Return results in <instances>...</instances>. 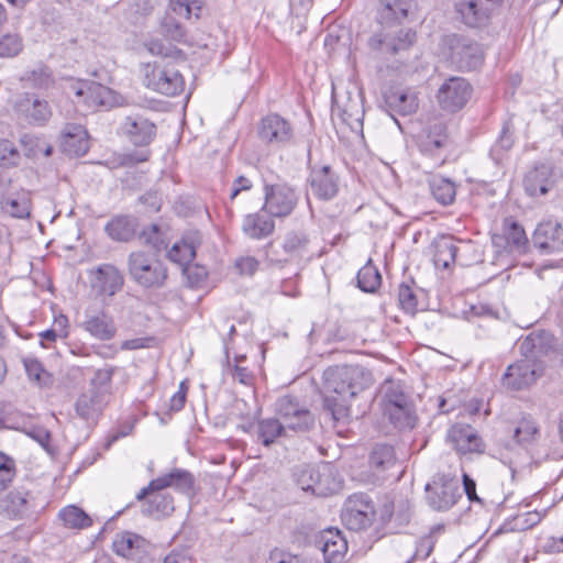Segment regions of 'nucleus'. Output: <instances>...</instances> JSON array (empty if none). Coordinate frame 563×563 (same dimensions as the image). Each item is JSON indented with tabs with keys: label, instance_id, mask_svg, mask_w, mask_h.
<instances>
[{
	"label": "nucleus",
	"instance_id": "1",
	"mask_svg": "<svg viewBox=\"0 0 563 563\" xmlns=\"http://www.w3.org/2000/svg\"><path fill=\"white\" fill-rule=\"evenodd\" d=\"M382 9L378 13L379 32L368 38V46L375 52L396 55L408 51L416 42L417 34L412 29L391 25L407 18L408 7L405 0H379Z\"/></svg>",
	"mask_w": 563,
	"mask_h": 563
},
{
	"label": "nucleus",
	"instance_id": "2",
	"mask_svg": "<svg viewBox=\"0 0 563 563\" xmlns=\"http://www.w3.org/2000/svg\"><path fill=\"white\" fill-rule=\"evenodd\" d=\"M554 338L550 332H532L519 343V351L525 360L508 366L504 375L505 385L510 387H527L537 383L542 375V368L532 360L550 352Z\"/></svg>",
	"mask_w": 563,
	"mask_h": 563
},
{
	"label": "nucleus",
	"instance_id": "3",
	"mask_svg": "<svg viewBox=\"0 0 563 563\" xmlns=\"http://www.w3.org/2000/svg\"><path fill=\"white\" fill-rule=\"evenodd\" d=\"M393 511L385 507L384 514L376 519V510L373 500L363 493L351 495L344 503L341 519L344 526L352 531H363L374 523L383 527L391 518Z\"/></svg>",
	"mask_w": 563,
	"mask_h": 563
},
{
	"label": "nucleus",
	"instance_id": "4",
	"mask_svg": "<svg viewBox=\"0 0 563 563\" xmlns=\"http://www.w3.org/2000/svg\"><path fill=\"white\" fill-rule=\"evenodd\" d=\"M380 408L383 415L400 431L412 430L418 422L415 401L404 389H387Z\"/></svg>",
	"mask_w": 563,
	"mask_h": 563
},
{
	"label": "nucleus",
	"instance_id": "5",
	"mask_svg": "<svg viewBox=\"0 0 563 563\" xmlns=\"http://www.w3.org/2000/svg\"><path fill=\"white\" fill-rule=\"evenodd\" d=\"M143 84L162 95L176 96L184 90L185 81L175 66L162 63H144L140 66Z\"/></svg>",
	"mask_w": 563,
	"mask_h": 563
},
{
	"label": "nucleus",
	"instance_id": "6",
	"mask_svg": "<svg viewBox=\"0 0 563 563\" xmlns=\"http://www.w3.org/2000/svg\"><path fill=\"white\" fill-rule=\"evenodd\" d=\"M128 269L131 278L145 288L161 287L167 277L164 264L153 254L141 251L129 255Z\"/></svg>",
	"mask_w": 563,
	"mask_h": 563
},
{
	"label": "nucleus",
	"instance_id": "7",
	"mask_svg": "<svg viewBox=\"0 0 563 563\" xmlns=\"http://www.w3.org/2000/svg\"><path fill=\"white\" fill-rule=\"evenodd\" d=\"M66 92L75 104L85 107L86 110L112 104V90L96 81H70Z\"/></svg>",
	"mask_w": 563,
	"mask_h": 563
},
{
	"label": "nucleus",
	"instance_id": "8",
	"mask_svg": "<svg viewBox=\"0 0 563 563\" xmlns=\"http://www.w3.org/2000/svg\"><path fill=\"white\" fill-rule=\"evenodd\" d=\"M275 411L284 419L287 429L295 432H307L314 427L313 415L291 395L280 397L275 404Z\"/></svg>",
	"mask_w": 563,
	"mask_h": 563
},
{
	"label": "nucleus",
	"instance_id": "9",
	"mask_svg": "<svg viewBox=\"0 0 563 563\" xmlns=\"http://www.w3.org/2000/svg\"><path fill=\"white\" fill-rule=\"evenodd\" d=\"M110 401L107 389H84L75 402L76 416L85 423L84 437L97 423L99 416Z\"/></svg>",
	"mask_w": 563,
	"mask_h": 563
},
{
	"label": "nucleus",
	"instance_id": "10",
	"mask_svg": "<svg viewBox=\"0 0 563 563\" xmlns=\"http://www.w3.org/2000/svg\"><path fill=\"white\" fill-rule=\"evenodd\" d=\"M156 133L155 123L142 113L125 115L119 126V134L135 147H147Z\"/></svg>",
	"mask_w": 563,
	"mask_h": 563
},
{
	"label": "nucleus",
	"instance_id": "11",
	"mask_svg": "<svg viewBox=\"0 0 563 563\" xmlns=\"http://www.w3.org/2000/svg\"><path fill=\"white\" fill-rule=\"evenodd\" d=\"M473 88L462 77H451L439 88L437 99L440 107L448 112L461 110L470 100Z\"/></svg>",
	"mask_w": 563,
	"mask_h": 563
},
{
	"label": "nucleus",
	"instance_id": "12",
	"mask_svg": "<svg viewBox=\"0 0 563 563\" xmlns=\"http://www.w3.org/2000/svg\"><path fill=\"white\" fill-rule=\"evenodd\" d=\"M298 202L296 191L285 185H266L265 186V203L263 209L272 217H287L295 209Z\"/></svg>",
	"mask_w": 563,
	"mask_h": 563
},
{
	"label": "nucleus",
	"instance_id": "13",
	"mask_svg": "<svg viewBox=\"0 0 563 563\" xmlns=\"http://www.w3.org/2000/svg\"><path fill=\"white\" fill-rule=\"evenodd\" d=\"M450 57L461 69H476L483 60V52L476 42L466 37L453 35L449 37Z\"/></svg>",
	"mask_w": 563,
	"mask_h": 563
},
{
	"label": "nucleus",
	"instance_id": "14",
	"mask_svg": "<svg viewBox=\"0 0 563 563\" xmlns=\"http://www.w3.org/2000/svg\"><path fill=\"white\" fill-rule=\"evenodd\" d=\"M332 112L352 129L362 125L364 111L358 95L353 96L349 91L342 95L335 86H332Z\"/></svg>",
	"mask_w": 563,
	"mask_h": 563
},
{
	"label": "nucleus",
	"instance_id": "15",
	"mask_svg": "<svg viewBox=\"0 0 563 563\" xmlns=\"http://www.w3.org/2000/svg\"><path fill=\"white\" fill-rule=\"evenodd\" d=\"M194 484L195 477L190 472L183 468H174L169 473L152 479L146 487L140 490L136 495V499L143 500L150 493L163 490L167 487H173L181 493H189L192 489Z\"/></svg>",
	"mask_w": 563,
	"mask_h": 563
},
{
	"label": "nucleus",
	"instance_id": "16",
	"mask_svg": "<svg viewBox=\"0 0 563 563\" xmlns=\"http://www.w3.org/2000/svg\"><path fill=\"white\" fill-rule=\"evenodd\" d=\"M340 177L329 165L313 166L309 175L310 192L320 200H331L339 192Z\"/></svg>",
	"mask_w": 563,
	"mask_h": 563
},
{
	"label": "nucleus",
	"instance_id": "17",
	"mask_svg": "<svg viewBox=\"0 0 563 563\" xmlns=\"http://www.w3.org/2000/svg\"><path fill=\"white\" fill-rule=\"evenodd\" d=\"M258 136L272 145L289 144L294 137L290 123L278 114H268L262 119L258 126Z\"/></svg>",
	"mask_w": 563,
	"mask_h": 563
},
{
	"label": "nucleus",
	"instance_id": "18",
	"mask_svg": "<svg viewBox=\"0 0 563 563\" xmlns=\"http://www.w3.org/2000/svg\"><path fill=\"white\" fill-rule=\"evenodd\" d=\"M499 0H465L457 4L463 22L472 27L486 25Z\"/></svg>",
	"mask_w": 563,
	"mask_h": 563
},
{
	"label": "nucleus",
	"instance_id": "19",
	"mask_svg": "<svg viewBox=\"0 0 563 563\" xmlns=\"http://www.w3.org/2000/svg\"><path fill=\"white\" fill-rule=\"evenodd\" d=\"M448 438L454 444L455 450L461 454L484 453L485 443L477 431L470 424L455 423L449 432Z\"/></svg>",
	"mask_w": 563,
	"mask_h": 563
},
{
	"label": "nucleus",
	"instance_id": "20",
	"mask_svg": "<svg viewBox=\"0 0 563 563\" xmlns=\"http://www.w3.org/2000/svg\"><path fill=\"white\" fill-rule=\"evenodd\" d=\"M533 244L542 253L550 254L563 251V228L552 220L539 223L534 230Z\"/></svg>",
	"mask_w": 563,
	"mask_h": 563
},
{
	"label": "nucleus",
	"instance_id": "21",
	"mask_svg": "<svg viewBox=\"0 0 563 563\" xmlns=\"http://www.w3.org/2000/svg\"><path fill=\"white\" fill-rule=\"evenodd\" d=\"M34 495L23 487L11 490L0 503V508L9 518L21 519L35 508Z\"/></svg>",
	"mask_w": 563,
	"mask_h": 563
},
{
	"label": "nucleus",
	"instance_id": "22",
	"mask_svg": "<svg viewBox=\"0 0 563 563\" xmlns=\"http://www.w3.org/2000/svg\"><path fill=\"white\" fill-rule=\"evenodd\" d=\"M325 563H342L347 552V541L338 529L323 530L318 540Z\"/></svg>",
	"mask_w": 563,
	"mask_h": 563
},
{
	"label": "nucleus",
	"instance_id": "23",
	"mask_svg": "<svg viewBox=\"0 0 563 563\" xmlns=\"http://www.w3.org/2000/svg\"><path fill=\"white\" fill-rule=\"evenodd\" d=\"M446 144L448 134L445 125L442 122H435L420 136L419 150L423 155L443 163L444 158L442 156V151Z\"/></svg>",
	"mask_w": 563,
	"mask_h": 563
},
{
	"label": "nucleus",
	"instance_id": "24",
	"mask_svg": "<svg viewBox=\"0 0 563 563\" xmlns=\"http://www.w3.org/2000/svg\"><path fill=\"white\" fill-rule=\"evenodd\" d=\"M60 148L70 156H82L89 150V137L80 124H66L60 135Z\"/></svg>",
	"mask_w": 563,
	"mask_h": 563
},
{
	"label": "nucleus",
	"instance_id": "25",
	"mask_svg": "<svg viewBox=\"0 0 563 563\" xmlns=\"http://www.w3.org/2000/svg\"><path fill=\"white\" fill-rule=\"evenodd\" d=\"M468 244L463 241H459V244H456V241L453 239V236H441L434 242V255H433V262L435 266L442 267V268H449L451 264L455 263L456 261L461 265H466L464 262H462L460 257V252L462 249L467 247Z\"/></svg>",
	"mask_w": 563,
	"mask_h": 563
},
{
	"label": "nucleus",
	"instance_id": "26",
	"mask_svg": "<svg viewBox=\"0 0 563 563\" xmlns=\"http://www.w3.org/2000/svg\"><path fill=\"white\" fill-rule=\"evenodd\" d=\"M397 464V457L393 445L387 443H376L369 452L368 465L373 474L385 479L386 473Z\"/></svg>",
	"mask_w": 563,
	"mask_h": 563
},
{
	"label": "nucleus",
	"instance_id": "27",
	"mask_svg": "<svg viewBox=\"0 0 563 563\" xmlns=\"http://www.w3.org/2000/svg\"><path fill=\"white\" fill-rule=\"evenodd\" d=\"M82 328L93 338L109 341L114 338L117 328L113 318L104 311L87 314Z\"/></svg>",
	"mask_w": 563,
	"mask_h": 563
},
{
	"label": "nucleus",
	"instance_id": "28",
	"mask_svg": "<svg viewBox=\"0 0 563 563\" xmlns=\"http://www.w3.org/2000/svg\"><path fill=\"white\" fill-rule=\"evenodd\" d=\"M460 496L457 482L445 479L440 487L429 493L428 503L434 510H448L456 503Z\"/></svg>",
	"mask_w": 563,
	"mask_h": 563
},
{
	"label": "nucleus",
	"instance_id": "29",
	"mask_svg": "<svg viewBox=\"0 0 563 563\" xmlns=\"http://www.w3.org/2000/svg\"><path fill=\"white\" fill-rule=\"evenodd\" d=\"M137 227L139 223L135 218L117 216L106 224L104 231L113 241L129 242L135 236Z\"/></svg>",
	"mask_w": 563,
	"mask_h": 563
},
{
	"label": "nucleus",
	"instance_id": "30",
	"mask_svg": "<svg viewBox=\"0 0 563 563\" xmlns=\"http://www.w3.org/2000/svg\"><path fill=\"white\" fill-rule=\"evenodd\" d=\"M540 434L538 421L530 415H523L516 422L512 439L518 445L528 448L538 442Z\"/></svg>",
	"mask_w": 563,
	"mask_h": 563
},
{
	"label": "nucleus",
	"instance_id": "31",
	"mask_svg": "<svg viewBox=\"0 0 563 563\" xmlns=\"http://www.w3.org/2000/svg\"><path fill=\"white\" fill-rule=\"evenodd\" d=\"M361 368L351 365H335L324 369L322 378L328 387H354V378L360 375Z\"/></svg>",
	"mask_w": 563,
	"mask_h": 563
},
{
	"label": "nucleus",
	"instance_id": "32",
	"mask_svg": "<svg viewBox=\"0 0 563 563\" xmlns=\"http://www.w3.org/2000/svg\"><path fill=\"white\" fill-rule=\"evenodd\" d=\"M550 175L551 170L545 165H541L530 170L523 180L526 192L531 197L545 195L552 187Z\"/></svg>",
	"mask_w": 563,
	"mask_h": 563
},
{
	"label": "nucleus",
	"instance_id": "33",
	"mask_svg": "<svg viewBox=\"0 0 563 563\" xmlns=\"http://www.w3.org/2000/svg\"><path fill=\"white\" fill-rule=\"evenodd\" d=\"M327 478L328 475L321 474L319 470L311 466H307L297 473V484L300 488L305 492H311L318 496H325L329 494L330 489L324 484Z\"/></svg>",
	"mask_w": 563,
	"mask_h": 563
},
{
	"label": "nucleus",
	"instance_id": "34",
	"mask_svg": "<svg viewBox=\"0 0 563 563\" xmlns=\"http://www.w3.org/2000/svg\"><path fill=\"white\" fill-rule=\"evenodd\" d=\"M144 539L140 536L124 531L115 534L112 542V549L115 554L126 559H137L144 547Z\"/></svg>",
	"mask_w": 563,
	"mask_h": 563
},
{
	"label": "nucleus",
	"instance_id": "35",
	"mask_svg": "<svg viewBox=\"0 0 563 563\" xmlns=\"http://www.w3.org/2000/svg\"><path fill=\"white\" fill-rule=\"evenodd\" d=\"M143 505V514L155 518L169 516L174 511V499L170 494L156 490L150 493Z\"/></svg>",
	"mask_w": 563,
	"mask_h": 563
},
{
	"label": "nucleus",
	"instance_id": "36",
	"mask_svg": "<svg viewBox=\"0 0 563 563\" xmlns=\"http://www.w3.org/2000/svg\"><path fill=\"white\" fill-rule=\"evenodd\" d=\"M309 239L303 232H289L283 240V251L285 257L279 258L278 262H291L297 261L307 253Z\"/></svg>",
	"mask_w": 563,
	"mask_h": 563
},
{
	"label": "nucleus",
	"instance_id": "37",
	"mask_svg": "<svg viewBox=\"0 0 563 563\" xmlns=\"http://www.w3.org/2000/svg\"><path fill=\"white\" fill-rule=\"evenodd\" d=\"M274 229V221L257 212L247 214L242 224L243 232L254 240H261L271 235Z\"/></svg>",
	"mask_w": 563,
	"mask_h": 563
},
{
	"label": "nucleus",
	"instance_id": "38",
	"mask_svg": "<svg viewBox=\"0 0 563 563\" xmlns=\"http://www.w3.org/2000/svg\"><path fill=\"white\" fill-rule=\"evenodd\" d=\"M97 280L100 285L101 291L109 296L118 292L124 283L121 272L111 264H103L97 269Z\"/></svg>",
	"mask_w": 563,
	"mask_h": 563
},
{
	"label": "nucleus",
	"instance_id": "39",
	"mask_svg": "<svg viewBox=\"0 0 563 563\" xmlns=\"http://www.w3.org/2000/svg\"><path fill=\"white\" fill-rule=\"evenodd\" d=\"M388 107L401 115H408L417 111L418 98L410 90H395L386 96Z\"/></svg>",
	"mask_w": 563,
	"mask_h": 563
},
{
	"label": "nucleus",
	"instance_id": "40",
	"mask_svg": "<svg viewBox=\"0 0 563 563\" xmlns=\"http://www.w3.org/2000/svg\"><path fill=\"white\" fill-rule=\"evenodd\" d=\"M287 427L279 422L278 419H262L256 424L257 441L265 446H269L275 441L286 434Z\"/></svg>",
	"mask_w": 563,
	"mask_h": 563
},
{
	"label": "nucleus",
	"instance_id": "41",
	"mask_svg": "<svg viewBox=\"0 0 563 563\" xmlns=\"http://www.w3.org/2000/svg\"><path fill=\"white\" fill-rule=\"evenodd\" d=\"M18 110L25 113L32 123L44 124L52 115L51 108L46 101L25 98L18 103Z\"/></svg>",
	"mask_w": 563,
	"mask_h": 563
},
{
	"label": "nucleus",
	"instance_id": "42",
	"mask_svg": "<svg viewBox=\"0 0 563 563\" xmlns=\"http://www.w3.org/2000/svg\"><path fill=\"white\" fill-rule=\"evenodd\" d=\"M542 518V514L536 510L518 514L511 519L505 521L496 533L526 531L539 525Z\"/></svg>",
	"mask_w": 563,
	"mask_h": 563
},
{
	"label": "nucleus",
	"instance_id": "43",
	"mask_svg": "<svg viewBox=\"0 0 563 563\" xmlns=\"http://www.w3.org/2000/svg\"><path fill=\"white\" fill-rule=\"evenodd\" d=\"M430 190L437 201L443 206L451 205L455 199V185L450 179L434 176L429 181Z\"/></svg>",
	"mask_w": 563,
	"mask_h": 563
},
{
	"label": "nucleus",
	"instance_id": "44",
	"mask_svg": "<svg viewBox=\"0 0 563 563\" xmlns=\"http://www.w3.org/2000/svg\"><path fill=\"white\" fill-rule=\"evenodd\" d=\"M59 518L70 529H85L92 525L91 518L77 506H67L59 511Z\"/></svg>",
	"mask_w": 563,
	"mask_h": 563
},
{
	"label": "nucleus",
	"instance_id": "45",
	"mask_svg": "<svg viewBox=\"0 0 563 563\" xmlns=\"http://www.w3.org/2000/svg\"><path fill=\"white\" fill-rule=\"evenodd\" d=\"M331 395H325L323 399V407L328 410L332 418L336 421L343 420L350 415V407L341 398L339 389H332Z\"/></svg>",
	"mask_w": 563,
	"mask_h": 563
},
{
	"label": "nucleus",
	"instance_id": "46",
	"mask_svg": "<svg viewBox=\"0 0 563 563\" xmlns=\"http://www.w3.org/2000/svg\"><path fill=\"white\" fill-rule=\"evenodd\" d=\"M196 255V249L194 242L183 240L181 242L175 243L168 251V258L184 268L194 260Z\"/></svg>",
	"mask_w": 563,
	"mask_h": 563
},
{
	"label": "nucleus",
	"instance_id": "47",
	"mask_svg": "<svg viewBox=\"0 0 563 563\" xmlns=\"http://www.w3.org/2000/svg\"><path fill=\"white\" fill-rule=\"evenodd\" d=\"M380 274L378 269L367 264L357 273V285L365 292H374L380 285Z\"/></svg>",
	"mask_w": 563,
	"mask_h": 563
},
{
	"label": "nucleus",
	"instance_id": "48",
	"mask_svg": "<svg viewBox=\"0 0 563 563\" xmlns=\"http://www.w3.org/2000/svg\"><path fill=\"white\" fill-rule=\"evenodd\" d=\"M443 531V525H435L431 528L429 534L420 538L417 542L415 558L426 560L432 553L438 536Z\"/></svg>",
	"mask_w": 563,
	"mask_h": 563
},
{
	"label": "nucleus",
	"instance_id": "49",
	"mask_svg": "<svg viewBox=\"0 0 563 563\" xmlns=\"http://www.w3.org/2000/svg\"><path fill=\"white\" fill-rule=\"evenodd\" d=\"M2 209L12 217L26 218L30 216V199L25 195L9 197L2 201Z\"/></svg>",
	"mask_w": 563,
	"mask_h": 563
},
{
	"label": "nucleus",
	"instance_id": "50",
	"mask_svg": "<svg viewBox=\"0 0 563 563\" xmlns=\"http://www.w3.org/2000/svg\"><path fill=\"white\" fill-rule=\"evenodd\" d=\"M201 5L202 0H170L168 11L179 18L190 19L192 15L198 16Z\"/></svg>",
	"mask_w": 563,
	"mask_h": 563
},
{
	"label": "nucleus",
	"instance_id": "51",
	"mask_svg": "<svg viewBox=\"0 0 563 563\" xmlns=\"http://www.w3.org/2000/svg\"><path fill=\"white\" fill-rule=\"evenodd\" d=\"M22 80L35 88H47L53 82L52 74L44 65H36L34 68L25 71Z\"/></svg>",
	"mask_w": 563,
	"mask_h": 563
},
{
	"label": "nucleus",
	"instance_id": "52",
	"mask_svg": "<svg viewBox=\"0 0 563 563\" xmlns=\"http://www.w3.org/2000/svg\"><path fill=\"white\" fill-rule=\"evenodd\" d=\"M23 364L31 382L38 385L52 384V375L43 367L40 361L36 358H25Z\"/></svg>",
	"mask_w": 563,
	"mask_h": 563
},
{
	"label": "nucleus",
	"instance_id": "53",
	"mask_svg": "<svg viewBox=\"0 0 563 563\" xmlns=\"http://www.w3.org/2000/svg\"><path fill=\"white\" fill-rule=\"evenodd\" d=\"M162 31L166 37L175 42H183L186 36V31L183 24L169 11L161 22Z\"/></svg>",
	"mask_w": 563,
	"mask_h": 563
},
{
	"label": "nucleus",
	"instance_id": "54",
	"mask_svg": "<svg viewBox=\"0 0 563 563\" xmlns=\"http://www.w3.org/2000/svg\"><path fill=\"white\" fill-rule=\"evenodd\" d=\"M506 239L511 251H526L528 239L525 230L517 222L512 221L507 224Z\"/></svg>",
	"mask_w": 563,
	"mask_h": 563
},
{
	"label": "nucleus",
	"instance_id": "55",
	"mask_svg": "<svg viewBox=\"0 0 563 563\" xmlns=\"http://www.w3.org/2000/svg\"><path fill=\"white\" fill-rule=\"evenodd\" d=\"M22 48L23 43L19 34L7 33L0 36V57H14Z\"/></svg>",
	"mask_w": 563,
	"mask_h": 563
},
{
	"label": "nucleus",
	"instance_id": "56",
	"mask_svg": "<svg viewBox=\"0 0 563 563\" xmlns=\"http://www.w3.org/2000/svg\"><path fill=\"white\" fill-rule=\"evenodd\" d=\"M15 476V462L0 452V492L9 487Z\"/></svg>",
	"mask_w": 563,
	"mask_h": 563
},
{
	"label": "nucleus",
	"instance_id": "57",
	"mask_svg": "<svg viewBox=\"0 0 563 563\" xmlns=\"http://www.w3.org/2000/svg\"><path fill=\"white\" fill-rule=\"evenodd\" d=\"M398 301L400 308L407 313L413 314L418 310L417 296L408 285L399 286Z\"/></svg>",
	"mask_w": 563,
	"mask_h": 563
},
{
	"label": "nucleus",
	"instance_id": "58",
	"mask_svg": "<svg viewBox=\"0 0 563 563\" xmlns=\"http://www.w3.org/2000/svg\"><path fill=\"white\" fill-rule=\"evenodd\" d=\"M154 9L151 0H134L129 8V18L133 22H137L140 18L148 15Z\"/></svg>",
	"mask_w": 563,
	"mask_h": 563
},
{
	"label": "nucleus",
	"instance_id": "59",
	"mask_svg": "<svg viewBox=\"0 0 563 563\" xmlns=\"http://www.w3.org/2000/svg\"><path fill=\"white\" fill-rule=\"evenodd\" d=\"M135 423H136L135 417H130L129 419L121 422L110 434L108 443L115 442L121 438L130 435L134 429Z\"/></svg>",
	"mask_w": 563,
	"mask_h": 563
},
{
	"label": "nucleus",
	"instance_id": "60",
	"mask_svg": "<svg viewBox=\"0 0 563 563\" xmlns=\"http://www.w3.org/2000/svg\"><path fill=\"white\" fill-rule=\"evenodd\" d=\"M235 267L241 275H253L258 268V261L253 256H242L236 260Z\"/></svg>",
	"mask_w": 563,
	"mask_h": 563
},
{
	"label": "nucleus",
	"instance_id": "61",
	"mask_svg": "<svg viewBox=\"0 0 563 563\" xmlns=\"http://www.w3.org/2000/svg\"><path fill=\"white\" fill-rule=\"evenodd\" d=\"M141 238L146 244L152 245L156 250L163 247L164 241L159 233V228L156 224H152L148 230L142 232Z\"/></svg>",
	"mask_w": 563,
	"mask_h": 563
},
{
	"label": "nucleus",
	"instance_id": "62",
	"mask_svg": "<svg viewBox=\"0 0 563 563\" xmlns=\"http://www.w3.org/2000/svg\"><path fill=\"white\" fill-rule=\"evenodd\" d=\"M155 340L153 338H135L121 342L120 349L122 351H132L140 349H148L153 346Z\"/></svg>",
	"mask_w": 563,
	"mask_h": 563
},
{
	"label": "nucleus",
	"instance_id": "63",
	"mask_svg": "<svg viewBox=\"0 0 563 563\" xmlns=\"http://www.w3.org/2000/svg\"><path fill=\"white\" fill-rule=\"evenodd\" d=\"M266 563H301L298 556L292 555L289 552L274 549L266 561Z\"/></svg>",
	"mask_w": 563,
	"mask_h": 563
},
{
	"label": "nucleus",
	"instance_id": "64",
	"mask_svg": "<svg viewBox=\"0 0 563 563\" xmlns=\"http://www.w3.org/2000/svg\"><path fill=\"white\" fill-rule=\"evenodd\" d=\"M163 563H194V561L188 550L177 549L168 553Z\"/></svg>",
	"mask_w": 563,
	"mask_h": 563
}]
</instances>
